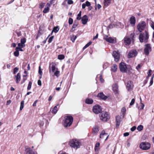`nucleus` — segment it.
<instances>
[{"label":"nucleus","mask_w":154,"mask_h":154,"mask_svg":"<svg viewBox=\"0 0 154 154\" xmlns=\"http://www.w3.org/2000/svg\"><path fill=\"white\" fill-rule=\"evenodd\" d=\"M56 64L53 62L51 63L49 66V72L51 73L52 71L54 72V75L58 77L59 75L60 72L58 68L56 67Z\"/></svg>","instance_id":"1"},{"label":"nucleus","mask_w":154,"mask_h":154,"mask_svg":"<svg viewBox=\"0 0 154 154\" xmlns=\"http://www.w3.org/2000/svg\"><path fill=\"white\" fill-rule=\"evenodd\" d=\"M65 120L63 123V125L65 127H67L70 126L72 124L73 118L70 116H68L65 117Z\"/></svg>","instance_id":"2"},{"label":"nucleus","mask_w":154,"mask_h":154,"mask_svg":"<svg viewBox=\"0 0 154 154\" xmlns=\"http://www.w3.org/2000/svg\"><path fill=\"white\" fill-rule=\"evenodd\" d=\"M80 143L79 141L76 139L71 140L69 141V145L75 149H78L79 147Z\"/></svg>","instance_id":"3"},{"label":"nucleus","mask_w":154,"mask_h":154,"mask_svg":"<svg viewBox=\"0 0 154 154\" xmlns=\"http://www.w3.org/2000/svg\"><path fill=\"white\" fill-rule=\"evenodd\" d=\"M145 37L144 36L143 33H140V34L139 39L141 42H143L144 39V41L146 42L147 41V40L149 37V33L146 30L145 31Z\"/></svg>","instance_id":"4"},{"label":"nucleus","mask_w":154,"mask_h":154,"mask_svg":"<svg viewBox=\"0 0 154 154\" xmlns=\"http://www.w3.org/2000/svg\"><path fill=\"white\" fill-rule=\"evenodd\" d=\"M100 119L103 122H105L109 119V116L107 112H103L99 115Z\"/></svg>","instance_id":"5"},{"label":"nucleus","mask_w":154,"mask_h":154,"mask_svg":"<svg viewBox=\"0 0 154 154\" xmlns=\"http://www.w3.org/2000/svg\"><path fill=\"white\" fill-rule=\"evenodd\" d=\"M150 147V144L147 142H142L140 145V148L143 150H148Z\"/></svg>","instance_id":"6"},{"label":"nucleus","mask_w":154,"mask_h":154,"mask_svg":"<svg viewBox=\"0 0 154 154\" xmlns=\"http://www.w3.org/2000/svg\"><path fill=\"white\" fill-rule=\"evenodd\" d=\"M146 26V22L144 21H142L138 24L137 26V28L138 30L140 32H141L144 30Z\"/></svg>","instance_id":"7"},{"label":"nucleus","mask_w":154,"mask_h":154,"mask_svg":"<svg viewBox=\"0 0 154 154\" xmlns=\"http://www.w3.org/2000/svg\"><path fill=\"white\" fill-rule=\"evenodd\" d=\"M119 69L120 71L123 73L125 72L127 70L126 64L123 62H121L119 64Z\"/></svg>","instance_id":"8"},{"label":"nucleus","mask_w":154,"mask_h":154,"mask_svg":"<svg viewBox=\"0 0 154 154\" xmlns=\"http://www.w3.org/2000/svg\"><path fill=\"white\" fill-rule=\"evenodd\" d=\"M103 39L106 42L110 43H115L116 42V40L114 38L110 37H109L107 35L104 36Z\"/></svg>","instance_id":"9"},{"label":"nucleus","mask_w":154,"mask_h":154,"mask_svg":"<svg viewBox=\"0 0 154 154\" xmlns=\"http://www.w3.org/2000/svg\"><path fill=\"white\" fill-rule=\"evenodd\" d=\"M151 51V48L150 45L149 44H146L145 45V48L144 50V52L145 54L148 55L149 53V52Z\"/></svg>","instance_id":"10"},{"label":"nucleus","mask_w":154,"mask_h":154,"mask_svg":"<svg viewBox=\"0 0 154 154\" xmlns=\"http://www.w3.org/2000/svg\"><path fill=\"white\" fill-rule=\"evenodd\" d=\"M101 107L98 105H96L94 106L93 108V111L96 114L100 113L101 112Z\"/></svg>","instance_id":"11"},{"label":"nucleus","mask_w":154,"mask_h":154,"mask_svg":"<svg viewBox=\"0 0 154 154\" xmlns=\"http://www.w3.org/2000/svg\"><path fill=\"white\" fill-rule=\"evenodd\" d=\"M112 55L113 57L114 60L116 62H118L120 59V55L119 53L116 51H113Z\"/></svg>","instance_id":"12"},{"label":"nucleus","mask_w":154,"mask_h":154,"mask_svg":"<svg viewBox=\"0 0 154 154\" xmlns=\"http://www.w3.org/2000/svg\"><path fill=\"white\" fill-rule=\"evenodd\" d=\"M109 136V135L108 134L106 133L103 130L100 134V137L101 139H104L106 137L105 139V140H106L108 139Z\"/></svg>","instance_id":"13"},{"label":"nucleus","mask_w":154,"mask_h":154,"mask_svg":"<svg viewBox=\"0 0 154 154\" xmlns=\"http://www.w3.org/2000/svg\"><path fill=\"white\" fill-rule=\"evenodd\" d=\"M137 54V52L135 50H131L128 54V57L129 58H131L136 56Z\"/></svg>","instance_id":"14"},{"label":"nucleus","mask_w":154,"mask_h":154,"mask_svg":"<svg viewBox=\"0 0 154 154\" xmlns=\"http://www.w3.org/2000/svg\"><path fill=\"white\" fill-rule=\"evenodd\" d=\"M25 154H35L29 147L26 146L25 147Z\"/></svg>","instance_id":"15"},{"label":"nucleus","mask_w":154,"mask_h":154,"mask_svg":"<svg viewBox=\"0 0 154 154\" xmlns=\"http://www.w3.org/2000/svg\"><path fill=\"white\" fill-rule=\"evenodd\" d=\"M99 130V127L97 125L94 126L92 128V133L93 134L96 135L98 133Z\"/></svg>","instance_id":"16"},{"label":"nucleus","mask_w":154,"mask_h":154,"mask_svg":"<svg viewBox=\"0 0 154 154\" xmlns=\"http://www.w3.org/2000/svg\"><path fill=\"white\" fill-rule=\"evenodd\" d=\"M126 86L128 91H130L133 88V84L131 81H128L127 82Z\"/></svg>","instance_id":"17"},{"label":"nucleus","mask_w":154,"mask_h":154,"mask_svg":"<svg viewBox=\"0 0 154 154\" xmlns=\"http://www.w3.org/2000/svg\"><path fill=\"white\" fill-rule=\"evenodd\" d=\"M131 39L128 37H125L124 38V42L126 45H129L131 42Z\"/></svg>","instance_id":"18"},{"label":"nucleus","mask_w":154,"mask_h":154,"mask_svg":"<svg viewBox=\"0 0 154 154\" xmlns=\"http://www.w3.org/2000/svg\"><path fill=\"white\" fill-rule=\"evenodd\" d=\"M88 17L86 15H84L82 18L81 21L83 24H85L88 22Z\"/></svg>","instance_id":"19"},{"label":"nucleus","mask_w":154,"mask_h":154,"mask_svg":"<svg viewBox=\"0 0 154 154\" xmlns=\"http://www.w3.org/2000/svg\"><path fill=\"white\" fill-rule=\"evenodd\" d=\"M97 97H100V99L103 100H106L107 98V97L103 93L100 92L97 95Z\"/></svg>","instance_id":"20"},{"label":"nucleus","mask_w":154,"mask_h":154,"mask_svg":"<svg viewBox=\"0 0 154 154\" xmlns=\"http://www.w3.org/2000/svg\"><path fill=\"white\" fill-rule=\"evenodd\" d=\"M21 79L20 74V73H18L14 77V79L17 83H18L20 81Z\"/></svg>","instance_id":"21"},{"label":"nucleus","mask_w":154,"mask_h":154,"mask_svg":"<svg viewBox=\"0 0 154 154\" xmlns=\"http://www.w3.org/2000/svg\"><path fill=\"white\" fill-rule=\"evenodd\" d=\"M112 89L115 94L118 93V86L116 84H114L112 85Z\"/></svg>","instance_id":"22"},{"label":"nucleus","mask_w":154,"mask_h":154,"mask_svg":"<svg viewBox=\"0 0 154 154\" xmlns=\"http://www.w3.org/2000/svg\"><path fill=\"white\" fill-rule=\"evenodd\" d=\"M78 22L76 21H75L74 22L72 28L71 30V32H73L75 30V29L77 27L78 25Z\"/></svg>","instance_id":"23"},{"label":"nucleus","mask_w":154,"mask_h":154,"mask_svg":"<svg viewBox=\"0 0 154 154\" xmlns=\"http://www.w3.org/2000/svg\"><path fill=\"white\" fill-rule=\"evenodd\" d=\"M130 21L131 24L134 25L136 21L135 17L134 16L131 17L130 19Z\"/></svg>","instance_id":"24"},{"label":"nucleus","mask_w":154,"mask_h":154,"mask_svg":"<svg viewBox=\"0 0 154 154\" xmlns=\"http://www.w3.org/2000/svg\"><path fill=\"white\" fill-rule=\"evenodd\" d=\"M121 122V118L119 116H117L116 117V123L117 126H119Z\"/></svg>","instance_id":"25"},{"label":"nucleus","mask_w":154,"mask_h":154,"mask_svg":"<svg viewBox=\"0 0 154 154\" xmlns=\"http://www.w3.org/2000/svg\"><path fill=\"white\" fill-rule=\"evenodd\" d=\"M111 0H104V5L105 7L108 6L111 2Z\"/></svg>","instance_id":"26"},{"label":"nucleus","mask_w":154,"mask_h":154,"mask_svg":"<svg viewBox=\"0 0 154 154\" xmlns=\"http://www.w3.org/2000/svg\"><path fill=\"white\" fill-rule=\"evenodd\" d=\"M111 69L114 72H115L116 71L117 69V66L116 64H114L113 66L112 67Z\"/></svg>","instance_id":"27"},{"label":"nucleus","mask_w":154,"mask_h":154,"mask_svg":"<svg viewBox=\"0 0 154 154\" xmlns=\"http://www.w3.org/2000/svg\"><path fill=\"white\" fill-rule=\"evenodd\" d=\"M59 28L58 26L54 27L52 31L51 34H52L53 32H54L55 33L57 32L59 30Z\"/></svg>","instance_id":"28"},{"label":"nucleus","mask_w":154,"mask_h":154,"mask_svg":"<svg viewBox=\"0 0 154 154\" xmlns=\"http://www.w3.org/2000/svg\"><path fill=\"white\" fill-rule=\"evenodd\" d=\"M57 106H55L52 111V112L54 114H55L57 111Z\"/></svg>","instance_id":"29"},{"label":"nucleus","mask_w":154,"mask_h":154,"mask_svg":"<svg viewBox=\"0 0 154 154\" xmlns=\"http://www.w3.org/2000/svg\"><path fill=\"white\" fill-rule=\"evenodd\" d=\"M93 102V100L91 99H86L85 100L86 103L88 104H92Z\"/></svg>","instance_id":"30"},{"label":"nucleus","mask_w":154,"mask_h":154,"mask_svg":"<svg viewBox=\"0 0 154 154\" xmlns=\"http://www.w3.org/2000/svg\"><path fill=\"white\" fill-rule=\"evenodd\" d=\"M49 10L50 8L49 7H47L45 8L43 12L44 13H46L49 12Z\"/></svg>","instance_id":"31"},{"label":"nucleus","mask_w":154,"mask_h":154,"mask_svg":"<svg viewBox=\"0 0 154 154\" xmlns=\"http://www.w3.org/2000/svg\"><path fill=\"white\" fill-rule=\"evenodd\" d=\"M76 38L77 37L76 36L74 35H72L71 37V39L73 42H74Z\"/></svg>","instance_id":"32"},{"label":"nucleus","mask_w":154,"mask_h":154,"mask_svg":"<svg viewBox=\"0 0 154 154\" xmlns=\"http://www.w3.org/2000/svg\"><path fill=\"white\" fill-rule=\"evenodd\" d=\"M24 105V101H22L20 103V110H21L23 108Z\"/></svg>","instance_id":"33"},{"label":"nucleus","mask_w":154,"mask_h":154,"mask_svg":"<svg viewBox=\"0 0 154 154\" xmlns=\"http://www.w3.org/2000/svg\"><path fill=\"white\" fill-rule=\"evenodd\" d=\"M81 11H80L79 13V14L77 15V17L76 19L77 20H79L81 19Z\"/></svg>","instance_id":"34"},{"label":"nucleus","mask_w":154,"mask_h":154,"mask_svg":"<svg viewBox=\"0 0 154 154\" xmlns=\"http://www.w3.org/2000/svg\"><path fill=\"white\" fill-rule=\"evenodd\" d=\"M143 126L142 125H139L137 127V130L139 131H141L143 130Z\"/></svg>","instance_id":"35"},{"label":"nucleus","mask_w":154,"mask_h":154,"mask_svg":"<svg viewBox=\"0 0 154 154\" xmlns=\"http://www.w3.org/2000/svg\"><path fill=\"white\" fill-rule=\"evenodd\" d=\"M21 43V44H23L25 45L24 44L26 42V39L25 38H22L20 41Z\"/></svg>","instance_id":"36"},{"label":"nucleus","mask_w":154,"mask_h":154,"mask_svg":"<svg viewBox=\"0 0 154 154\" xmlns=\"http://www.w3.org/2000/svg\"><path fill=\"white\" fill-rule=\"evenodd\" d=\"M16 50V51L14 52V55L15 56L18 57L19 55V52L17 50Z\"/></svg>","instance_id":"37"},{"label":"nucleus","mask_w":154,"mask_h":154,"mask_svg":"<svg viewBox=\"0 0 154 154\" xmlns=\"http://www.w3.org/2000/svg\"><path fill=\"white\" fill-rule=\"evenodd\" d=\"M32 84V82H29L28 85L27 87V90H29L30 89L31 87Z\"/></svg>","instance_id":"38"},{"label":"nucleus","mask_w":154,"mask_h":154,"mask_svg":"<svg viewBox=\"0 0 154 154\" xmlns=\"http://www.w3.org/2000/svg\"><path fill=\"white\" fill-rule=\"evenodd\" d=\"M18 47L23 48L25 46V45L21 43H19L18 44Z\"/></svg>","instance_id":"39"},{"label":"nucleus","mask_w":154,"mask_h":154,"mask_svg":"<svg viewBox=\"0 0 154 154\" xmlns=\"http://www.w3.org/2000/svg\"><path fill=\"white\" fill-rule=\"evenodd\" d=\"M64 56L63 55H60L58 56V59L59 60H62L64 58Z\"/></svg>","instance_id":"40"},{"label":"nucleus","mask_w":154,"mask_h":154,"mask_svg":"<svg viewBox=\"0 0 154 154\" xmlns=\"http://www.w3.org/2000/svg\"><path fill=\"white\" fill-rule=\"evenodd\" d=\"M109 63H104L103 65V68L106 69L108 66Z\"/></svg>","instance_id":"41"},{"label":"nucleus","mask_w":154,"mask_h":154,"mask_svg":"<svg viewBox=\"0 0 154 154\" xmlns=\"http://www.w3.org/2000/svg\"><path fill=\"white\" fill-rule=\"evenodd\" d=\"M126 109L124 107H123L121 109V112H122V114L124 116L125 115V113L126 112Z\"/></svg>","instance_id":"42"},{"label":"nucleus","mask_w":154,"mask_h":154,"mask_svg":"<svg viewBox=\"0 0 154 154\" xmlns=\"http://www.w3.org/2000/svg\"><path fill=\"white\" fill-rule=\"evenodd\" d=\"M73 19L71 18H69V24L70 25L72 24L73 23Z\"/></svg>","instance_id":"43"},{"label":"nucleus","mask_w":154,"mask_h":154,"mask_svg":"<svg viewBox=\"0 0 154 154\" xmlns=\"http://www.w3.org/2000/svg\"><path fill=\"white\" fill-rule=\"evenodd\" d=\"M54 37V36H52L51 37H50L48 39V42L49 43L51 42L53 40Z\"/></svg>","instance_id":"44"},{"label":"nucleus","mask_w":154,"mask_h":154,"mask_svg":"<svg viewBox=\"0 0 154 154\" xmlns=\"http://www.w3.org/2000/svg\"><path fill=\"white\" fill-rule=\"evenodd\" d=\"M19 69L18 68L15 67L14 69V73L15 74L18 71Z\"/></svg>","instance_id":"45"},{"label":"nucleus","mask_w":154,"mask_h":154,"mask_svg":"<svg viewBox=\"0 0 154 154\" xmlns=\"http://www.w3.org/2000/svg\"><path fill=\"white\" fill-rule=\"evenodd\" d=\"M38 73L41 76L42 75V72L41 70V68L40 66H39Z\"/></svg>","instance_id":"46"},{"label":"nucleus","mask_w":154,"mask_h":154,"mask_svg":"<svg viewBox=\"0 0 154 154\" xmlns=\"http://www.w3.org/2000/svg\"><path fill=\"white\" fill-rule=\"evenodd\" d=\"M134 102H135L134 99H132L131 103H130V105L131 106H132V105H133L134 104Z\"/></svg>","instance_id":"47"},{"label":"nucleus","mask_w":154,"mask_h":154,"mask_svg":"<svg viewBox=\"0 0 154 154\" xmlns=\"http://www.w3.org/2000/svg\"><path fill=\"white\" fill-rule=\"evenodd\" d=\"M85 4L86 6L88 7H89L91 5L90 3L88 1H86L85 2Z\"/></svg>","instance_id":"48"},{"label":"nucleus","mask_w":154,"mask_h":154,"mask_svg":"<svg viewBox=\"0 0 154 154\" xmlns=\"http://www.w3.org/2000/svg\"><path fill=\"white\" fill-rule=\"evenodd\" d=\"M100 143H96V144L95 145V151L96 150L97 148L99 147L100 146Z\"/></svg>","instance_id":"49"},{"label":"nucleus","mask_w":154,"mask_h":154,"mask_svg":"<svg viewBox=\"0 0 154 154\" xmlns=\"http://www.w3.org/2000/svg\"><path fill=\"white\" fill-rule=\"evenodd\" d=\"M22 48L17 47L16 48V50H17L18 51H23V50L22 49Z\"/></svg>","instance_id":"50"},{"label":"nucleus","mask_w":154,"mask_h":154,"mask_svg":"<svg viewBox=\"0 0 154 154\" xmlns=\"http://www.w3.org/2000/svg\"><path fill=\"white\" fill-rule=\"evenodd\" d=\"M67 3L68 4L70 5L73 3V2L72 0H68Z\"/></svg>","instance_id":"51"},{"label":"nucleus","mask_w":154,"mask_h":154,"mask_svg":"<svg viewBox=\"0 0 154 154\" xmlns=\"http://www.w3.org/2000/svg\"><path fill=\"white\" fill-rule=\"evenodd\" d=\"M153 78V76H152V78H151V80L150 82V86L152 84Z\"/></svg>","instance_id":"52"},{"label":"nucleus","mask_w":154,"mask_h":154,"mask_svg":"<svg viewBox=\"0 0 154 154\" xmlns=\"http://www.w3.org/2000/svg\"><path fill=\"white\" fill-rule=\"evenodd\" d=\"M134 33H131L130 35V38L131 39L132 38L133 39V38L134 37Z\"/></svg>","instance_id":"53"},{"label":"nucleus","mask_w":154,"mask_h":154,"mask_svg":"<svg viewBox=\"0 0 154 154\" xmlns=\"http://www.w3.org/2000/svg\"><path fill=\"white\" fill-rule=\"evenodd\" d=\"M136 126H133L131 128V131H134L136 129Z\"/></svg>","instance_id":"54"},{"label":"nucleus","mask_w":154,"mask_h":154,"mask_svg":"<svg viewBox=\"0 0 154 154\" xmlns=\"http://www.w3.org/2000/svg\"><path fill=\"white\" fill-rule=\"evenodd\" d=\"M45 3H41L40 4V6L41 8H43L44 7V6H45Z\"/></svg>","instance_id":"55"},{"label":"nucleus","mask_w":154,"mask_h":154,"mask_svg":"<svg viewBox=\"0 0 154 154\" xmlns=\"http://www.w3.org/2000/svg\"><path fill=\"white\" fill-rule=\"evenodd\" d=\"M92 43V42H89L87 44L85 45L86 46L88 47Z\"/></svg>","instance_id":"56"},{"label":"nucleus","mask_w":154,"mask_h":154,"mask_svg":"<svg viewBox=\"0 0 154 154\" xmlns=\"http://www.w3.org/2000/svg\"><path fill=\"white\" fill-rule=\"evenodd\" d=\"M38 84L39 86H41L42 85V82L40 80H39L38 81Z\"/></svg>","instance_id":"57"},{"label":"nucleus","mask_w":154,"mask_h":154,"mask_svg":"<svg viewBox=\"0 0 154 154\" xmlns=\"http://www.w3.org/2000/svg\"><path fill=\"white\" fill-rule=\"evenodd\" d=\"M11 103V101L10 100H8L7 101L6 105H9Z\"/></svg>","instance_id":"58"},{"label":"nucleus","mask_w":154,"mask_h":154,"mask_svg":"<svg viewBox=\"0 0 154 154\" xmlns=\"http://www.w3.org/2000/svg\"><path fill=\"white\" fill-rule=\"evenodd\" d=\"M129 135V133L128 132H126L124 133V136L125 137Z\"/></svg>","instance_id":"59"},{"label":"nucleus","mask_w":154,"mask_h":154,"mask_svg":"<svg viewBox=\"0 0 154 154\" xmlns=\"http://www.w3.org/2000/svg\"><path fill=\"white\" fill-rule=\"evenodd\" d=\"M100 82H103L104 80L102 77V76H100Z\"/></svg>","instance_id":"60"},{"label":"nucleus","mask_w":154,"mask_h":154,"mask_svg":"<svg viewBox=\"0 0 154 154\" xmlns=\"http://www.w3.org/2000/svg\"><path fill=\"white\" fill-rule=\"evenodd\" d=\"M141 109H143L144 106V105L143 104L141 103Z\"/></svg>","instance_id":"61"},{"label":"nucleus","mask_w":154,"mask_h":154,"mask_svg":"<svg viewBox=\"0 0 154 154\" xmlns=\"http://www.w3.org/2000/svg\"><path fill=\"white\" fill-rule=\"evenodd\" d=\"M98 33H97V34L95 36H94V37H93V40H94V39H96L97 38H98Z\"/></svg>","instance_id":"62"},{"label":"nucleus","mask_w":154,"mask_h":154,"mask_svg":"<svg viewBox=\"0 0 154 154\" xmlns=\"http://www.w3.org/2000/svg\"><path fill=\"white\" fill-rule=\"evenodd\" d=\"M141 67V65L140 64H138L136 67V69L137 70H138Z\"/></svg>","instance_id":"63"},{"label":"nucleus","mask_w":154,"mask_h":154,"mask_svg":"<svg viewBox=\"0 0 154 154\" xmlns=\"http://www.w3.org/2000/svg\"><path fill=\"white\" fill-rule=\"evenodd\" d=\"M151 27L154 30V23H151Z\"/></svg>","instance_id":"64"}]
</instances>
